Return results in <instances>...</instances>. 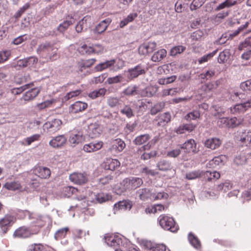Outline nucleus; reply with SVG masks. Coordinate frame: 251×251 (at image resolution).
<instances>
[{"mask_svg":"<svg viewBox=\"0 0 251 251\" xmlns=\"http://www.w3.org/2000/svg\"><path fill=\"white\" fill-rule=\"evenodd\" d=\"M131 204L126 201H120L114 204V209L116 210H125L130 209Z\"/></svg>","mask_w":251,"mask_h":251,"instance_id":"nucleus-32","label":"nucleus"},{"mask_svg":"<svg viewBox=\"0 0 251 251\" xmlns=\"http://www.w3.org/2000/svg\"><path fill=\"white\" fill-rule=\"evenodd\" d=\"M15 221L14 217L10 214H6L3 218L0 219V232L2 234H5Z\"/></svg>","mask_w":251,"mask_h":251,"instance_id":"nucleus-6","label":"nucleus"},{"mask_svg":"<svg viewBox=\"0 0 251 251\" xmlns=\"http://www.w3.org/2000/svg\"><path fill=\"white\" fill-rule=\"evenodd\" d=\"M11 55L9 50L0 51V63H2L7 60Z\"/></svg>","mask_w":251,"mask_h":251,"instance_id":"nucleus-62","label":"nucleus"},{"mask_svg":"<svg viewBox=\"0 0 251 251\" xmlns=\"http://www.w3.org/2000/svg\"><path fill=\"white\" fill-rule=\"evenodd\" d=\"M78 50L82 54H87L90 55L92 54V46H88L87 45L84 44L78 48Z\"/></svg>","mask_w":251,"mask_h":251,"instance_id":"nucleus-53","label":"nucleus"},{"mask_svg":"<svg viewBox=\"0 0 251 251\" xmlns=\"http://www.w3.org/2000/svg\"><path fill=\"white\" fill-rule=\"evenodd\" d=\"M46 223L45 218L42 216H39L36 219V221L33 222L30 226V227L32 229V231H37L38 233L40 228L44 226Z\"/></svg>","mask_w":251,"mask_h":251,"instance_id":"nucleus-27","label":"nucleus"},{"mask_svg":"<svg viewBox=\"0 0 251 251\" xmlns=\"http://www.w3.org/2000/svg\"><path fill=\"white\" fill-rule=\"evenodd\" d=\"M137 194L138 195L139 198L143 201L149 198L150 196L149 190L146 188L139 189Z\"/></svg>","mask_w":251,"mask_h":251,"instance_id":"nucleus-48","label":"nucleus"},{"mask_svg":"<svg viewBox=\"0 0 251 251\" xmlns=\"http://www.w3.org/2000/svg\"><path fill=\"white\" fill-rule=\"evenodd\" d=\"M167 55V51L165 49H160L155 52L151 56V60L153 62H159Z\"/></svg>","mask_w":251,"mask_h":251,"instance_id":"nucleus-29","label":"nucleus"},{"mask_svg":"<svg viewBox=\"0 0 251 251\" xmlns=\"http://www.w3.org/2000/svg\"><path fill=\"white\" fill-rule=\"evenodd\" d=\"M112 19L111 18H106L100 23H99L93 30L95 34H100L103 33L107 29L109 25L111 24Z\"/></svg>","mask_w":251,"mask_h":251,"instance_id":"nucleus-15","label":"nucleus"},{"mask_svg":"<svg viewBox=\"0 0 251 251\" xmlns=\"http://www.w3.org/2000/svg\"><path fill=\"white\" fill-rule=\"evenodd\" d=\"M71 181L77 184H83L88 180V177L85 173H74L70 175Z\"/></svg>","mask_w":251,"mask_h":251,"instance_id":"nucleus-11","label":"nucleus"},{"mask_svg":"<svg viewBox=\"0 0 251 251\" xmlns=\"http://www.w3.org/2000/svg\"><path fill=\"white\" fill-rule=\"evenodd\" d=\"M40 90L38 88H34L26 92L22 99L25 101H30L34 99L39 94Z\"/></svg>","mask_w":251,"mask_h":251,"instance_id":"nucleus-23","label":"nucleus"},{"mask_svg":"<svg viewBox=\"0 0 251 251\" xmlns=\"http://www.w3.org/2000/svg\"><path fill=\"white\" fill-rule=\"evenodd\" d=\"M136 13H130L126 18L121 21L120 23L119 26L121 28H123L126 25L129 23L132 22L137 17Z\"/></svg>","mask_w":251,"mask_h":251,"instance_id":"nucleus-34","label":"nucleus"},{"mask_svg":"<svg viewBox=\"0 0 251 251\" xmlns=\"http://www.w3.org/2000/svg\"><path fill=\"white\" fill-rule=\"evenodd\" d=\"M189 243L195 248L199 249L201 247V243L198 238L193 234L190 233L188 235Z\"/></svg>","mask_w":251,"mask_h":251,"instance_id":"nucleus-41","label":"nucleus"},{"mask_svg":"<svg viewBox=\"0 0 251 251\" xmlns=\"http://www.w3.org/2000/svg\"><path fill=\"white\" fill-rule=\"evenodd\" d=\"M251 107V99L243 103L235 105L231 108V111L233 114L244 113L249 108Z\"/></svg>","mask_w":251,"mask_h":251,"instance_id":"nucleus-20","label":"nucleus"},{"mask_svg":"<svg viewBox=\"0 0 251 251\" xmlns=\"http://www.w3.org/2000/svg\"><path fill=\"white\" fill-rule=\"evenodd\" d=\"M87 103L77 101L72 104L69 107V112L72 113H77L84 111L87 108Z\"/></svg>","mask_w":251,"mask_h":251,"instance_id":"nucleus-19","label":"nucleus"},{"mask_svg":"<svg viewBox=\"0 0 251 251\" xmlns=\"http://www.w3.org/2000/svg\"><path fill=\"white\" fill-rule=\"evenodd\" d=\"M106 92V89L100 88L98 90L94 91L88 94L89 97L92 99H95L99 97H103L105 95Z\"/></svg>","mask_w":251,"mask_h":251,"instance_id":"nucleus-40","label":"nucleus"},{"mask_svg":"<svg viewBox=\"0 0 251 251\" xmlns=\"http://www.w3.org/2000/svg\"><path fill=\"white\" fill-rule=\"evenodd\" d=\"M225 156L224 155H219L214 157L212 159L209 161L207 164V167L209 168H215L217 166L220 165L223 163Z\"/></svg>","mask_w":251,"mask_h":251,"instance_id":"nucleus-31","label":"nucleus"},{"mask_svg":"<svg viewBox=\"0 0 251 251\" xmlns=\"http://www.w3.org/2000/svg\"><path fill=\"white\" fill-rule=\"evenodd\" d=\"M130 180V185L131 189H135L140 187L143 184V180L139 177H128Z\"/></svg>","mask_w":251,"mask_h":251,"instance_id":"nucleus-39","label":"nucleus"},{"mask_svg":"<svg viewBox=\"0 0 251 251\" xmlns=\"http://www.w3.org/2000/svg\"><path fill=\"white\" fill-rule=\"evenodd\" d=\"M219 0H212L209 2H208L206 5L205 6V11L207 12H212L214 9L215 11L216 8L217 6H216V4L218 2Z\"/></svg>","mask_w":251,"mask_h":251,"instance_id":"nucleus-51","label":"nucleus"},{"mask_svg":"<svg viewBox=\"0 0 251 251\" xmlns=\"http://www.w3.org/2000/svg\"><path fill=\"white\" fill-rule=\"evenodd\" d=\"M40 138V135L38 134H34L30 137L25 139L22 142V145L25 146H29L35 141H38Z\"/></svg>","mask_w":251,"mask_h":251,"instance_id":"nucleus-44","label":"nucleus"},{"mask_svg":"<svg viewBox=\"0 0 251 251\" xmlns=\"http://www.w3.org/2000/svg\"><path fill=\"white\" fill-rule=\"evenodd\" d=\"M73 22L72 20H66L62 24H60L57 27V30L60 32H64L66 29H68L69 26L72 25Z\"/></svg>","mask_w":251,"mask_h":251,"instance_id":"nucleus-52","label":"nucleus"},{"mask_svg":"<svg viewBox=\"0 0 251 251\" xmlns=\"http://www.w3.org/2000/svg\"><path fill=\"white\" fill-rule=\"evenodd\" d=\"M67 142V138L63 135H58L52 139L49 142L50 146L54 148L63 147Z\"/></svg>","mask_w":251,"mask_h":251,"instance_id":"nucleus-16","label":"nucleus"},{"mask_svg":"<svg viewBox=\"0 0 251 251\" xmlns=\"http://www.w3.org/2000/svg\"><path fill=\"white\" fill-rule=\"evenodd\" d=\"M120 161L116 159L107 158L103 162V167L105 170L113 171L120 166Z\"/></svg>","mask_w":251,"mask_h":251,"instance_id":"nucleus-17","label":"nucleus"},{"mask_svg":"<svg viewBox=\"0 0 251 251\" xmlns=\"http://www.w3.org/2000/svg\"><path fill=\"white\" fill-rule=\"evenodd\" d=\"M230 55V52L227 50H225L221 52L218 57V61L219 63H224L227 61Z\"/></svg>","mask_w":251,"mask_h":251,"instance_id":"nucleus-42","label":"nucleus"},{"mask_svg":"<svg viewBox=\"0 0 251 251\" xmlns=\"http://www.w3.org/2000/svg\"><path fill=\"white\" fill-rule=\"evenodd\" d=\"M165 107V103L164 102H159L155 104L150 110V113L152 115H154L158 112L162 111Z\"/></svg>","mask_w":251,"mask_h":251,"instance_id":"nucleus-43","label":"nucleus"},{"mask_svg":"<svg viewBox=\"0 0 251 251\" xmlns=\"http://www.w3.org/2000/svg\"><path fill=\"white\" fill-rule=\"evenodd\" d=\"M36 234H37V231H32V229L30 226H22L14 231L13 237L14 238L25 239Z\"/></svg>","mask_w":251,"mask_h":251,"instance_id":"nucleus-5","label":"nucleus"},{"mask_svg":"<svg viewBox=\"0 0 251 251\" xmlns=\"http://www.w3.org/2000/svg\"><path fill=\"white\" fill-rule=\"evenodd\" d=\"M84 140L82 132L79 131H73L70 135L69 141L74 146L81 143Z\"/></svg>","mask_w":251,"mask_h":251,"instance_id":"nucleus-18","label":"nucleus"},{"mask_svg":"<svg viewBox=\"0 0 251 251\" xmlns=\"http://www.w3.org/2000/svg\"><path fill=\"white\" fill-rule=\"evenodd\" d=\"M248 47H251V36L246 38L244 42L240 44L238 49L241 50Z\"/></svg>","mask_w":251,"mask_h":251,"instance_id":"nucleus-64","label":"nucleus"},{"mask_svg":"<svg viewBox=\"0 0 251 251\" xmlns=\"http://www.w3.org/2000/svg\"><path fill=\"white\" fill-rule=\"evenodd\" d=\"M244 0H225L216 8V10H221L225 8H230L237 3L243 2Z\"/></svg>","mask_w":251,"mask_h":251,"instance_id":"nucleus-24","label":"nucleus"},{"mask_svg":"<svg viewBox=\"0 0 251 251\" xmlns=\"http://www.w3.org/2000/svg\"><path fill=\"white\" fill-rule=\"evenodd\" d=\"M30 7V4L29 3H25L22 7H21L19 10L16 12L14 15V17L16 19H19L22 14Z\"/></svg>","mask_w":251,"mask_h":251,"instance_id":"nucleus-61","label":"nucleus"},{"mask_svg":"<svg viewBox=\"0 0 251 251\" xmlns=\"http://www.w3.org/2000/svg\"><path fill=\"white\" fill-rule=\"evenodd\" d=\"M34 174L42 179H48L50 176L51 172L46 167L38 166L33 170Z\"/></svg>","mask_w":251,"mask_h":251,"instance_id":"nucleus-14","label":"nucleus"},{"mask_svg":"<svg viewBox=\"0 0 251 251\" xmlns=\"http://www.w3.org/2000/svg\"><path fill=\"white\" fill-rule=\"evenodd\" d=\"M69 228L68 227L62 228L58 230L55 234V238L57 240H59L64 238Z\"/></svg>","mask_w":251,"mask_h":251,"instance_id":"nucleus-55","label":"nucleus"},{"mask_svg":"<svg viewBox=\"0 0 251 251\" xmlns=\"http://www.w3.org/2000/svg\"><path fill=\"white\" fill-rule=\"evenodd\" d=\"M200 116V113L199 111H193L188 113L185 117V119L187 120H196Z\"/></svg>","mask_w":251,"mask_h":251,"instance_id":"nucleus-58","label":"nucleus"},{"mask_svg":"<svg viewBox=\"0 0 251 251\" xmlns=\"http://www.w3.org/2000/svg\"><path fill=\"white\" fill-rule=\"evenodd\" d=\"M160 226L164 229L175 232L178 229V226L176 224L172 217L165 214L160 215L158 218Z\"/></svg>","mask_w":251,"mask_h":251,"instance_id":"nucleus-3","label":"nucleus"},{"mask_svg":"<svg viewBox=\"0 0 251 251\" xmlns=\"http://www.w3.org/2000/svg\"><path fill=\"white\" fill-rule=\"evenodd\" d=\"M181 148L188 152H194L196 151V144L194 140L190 139L182 145Z\"/></svg>","mask_w":251,"mask_h":251,"instance_id":"nucleus-30","label":"nucleus"},{"mask_svg":"<svg viewBox=\"0 0 251 251\" xmlns=\"http://www.w3.org/2000/svg\"><path fill=\"white\" fill-rule=\"evenodd\" d=\"M103 143L102 141L92 142L83 146V150L86 152L97 151L102 148Z\"/></svg>","mask_w":251,"mask_h":251,"instance_id":"nucleus-13","label":"nucleus"},{"mask_svg":"<svg viewBox=\"0 0 251 251\" xmlns=\"http://www.w3.org/2000/svg\"><path fill=\"white\" fill-rule=\"evenodd\" d=\"M156 168L160 171L167 172L172 169V166L169 160L162 159L156 164Z\"/></svg>","mask_w":251,"mask_h":251,"instance_id":"nucleus-25","label":"nucleus"},{"mask_svg":"<svg viewBox=\"0 0 251 251\" xmlns=\"http://www.w3.org/2000/svg\"><path fill=\"white\" fill-rule=\"evenodd\" d=\"M242 123L243 119L241 118H237L236 117L230 119L228 118L227 127L232 128H235L242 124Z\"/></svg>","mask_w":251,"mask_h":251,"instance_id":"nucleus-35","label":"nucleus"},{"mask_svg":"<svg viewBox=\"0 0 251 251\" xmlns=\"http://www.w3.org/2000/svg\"><path fill=\"white\" fill-rule=\"evenodd\" d=\"M120 189L122 192L132 190L130 188V180L128 178H126L120 183Z\"/></svg>","mask_w":251,"mask_h":251,"instance_id":"nucleus-50","label":"nucleus"},{"mask_svg":"<svg viewBox=\"0 0 251 251\" xmlns=\"http://www.w3.org/2000/svg\"><path fill=\"white\" fill-rule=\"evenodd\" d=\"M151 137V135L148 133L141 134L135 137L133 142L136 145H142L149 142L146 145H144L138 149L137 150L138 153H141L146 150H150L158 141V138L156 137L153 138L151 141H149Z\"/></svg>","mask_w":251,"mask_h":251,"instance_id":"nucleus-2","label":"nucleus"},{"mask_svg":"<svg viewBox=\"0 0 251 251\" xmlns=\"http://www.w3.org/2000/svg\"><path fill=\"white\" fill-rule=\"evenodd\" d=\"M33 85H34V83L33 82H31V83L25 84V85H23L20 87L14 88L11 90V92L12 94H13L14 95H20L24 91L33 86Z\"/></svg>","mask_w":251,"mask_h":251,"instance_id":"nucleus-38","label":"nucleus"},{"mask_svg":"<svg viewBox=\"0 0 251 251\" xmlns=\"http://www.w3.org/2000/svg\"><path fill=\"white\" fill-rule=\"evenodd\" d=\"M38 61V59L37 57L34 56H32L19 60L17 62V65L19 67L22 68H35Z\"/></svg>","mask_w":251,"mask_h":251,"instance_id":"nucleus-10","label":"nucleus"},{"mask_svg":"<svg viewBox=\"0 0 251 251\" xmlns=\"http://www.w3.org/2000/svg\"><path fill=\"white\" fill-rule=\"evenodd\" d=\"M45 246L41 244H33L29 246V251H46Z\"/></svg>","mask_w":251,"mask_h":251,"instance_id":"nucleus-56","label":"nucleus"},{"mask_svg":"<svg viewBox=\"0 0 251 251\" xmlns=\"http://www.w3.org/2000/svg\"><path fill=\"white\" fill-rule=\"evenodd\" d=\"M220 82L216 80L213 82H209L205 84V91L207 90H212L216 89L219 85Z\"/></svg>","mask_w":251,"mask_h":251,"instance_id":"nucleus-59","label":"nucleus"},{"mask_svg":"<svg viewBox=\"0 0 251 251\" xmlns=\"http://www.w3.org/2000/svg\"><path fill=\"white\" fill-rule=\"evenodd\" d=\"M204 3V0H193L190 5V9L191 10H196L200 8Z\"/></svg>","mask_w":251,"mask_h":251,"instance_id":"nucleus-60","label":"nucleus"},{"mask_svg":"<svg viewBox=\"0 0 251 251\" xmlns=\"http://www.w3.org/2000/svg\"><path fill=\"white\" fill-rule=\"evenodd\" d=\"M156 46V43L154 42L144 43L139 46L138 52L142 55L150 54L155 50Z\"/></svg>","mask_w":251,"mask_h":251,"instance_id":"nucleus-9","label":"nucleus"},{"mask_svg":"<svg viewBox=\"0 0 251 251\" xmlns=\"http://www.w3.org/2000/svg\"><path fill=\"white\" fill-rule=\"evenodd\" d=\"M171 115L169 112H165L159 115L155 118V121L157 122L158 126H166L171 121Z\"/></svg>","mask_w":251,"mask_h":251,"instance_id":"nucleus-21","label":"nucleus"},{"mask_svg":"<svg viewBox=\"0 0 251 251\" xmlns=\"http://www.w3.org/2000/svg\"><path fill=\"white\" fill-rule=\"evenodd\" d=\"M62 124V120L59 119H51L43 125V129L45 132L54 133L61 128Z\"/></svg>","mask_w":251,"mask_h":251,"instance_id":"nucleus-4","label":"nucleus"},{"mask_svg":"<svg viewBox=\"0 0 251 251\" xmlns=\"http://www.w3.org/2000/svg\"><path fill=\"white\" fill-rule=\"evenodd\" d=\"M4 187L6 189L12 191L20 190L22 188V186L19 182L15 181L6 182Z\"/></svg>","mask_w":251,"mask_h":251,"instance_id":"nucleus-37","label":"nucleus"},{"mask_svg":"<svg viewBox=\"0 0 251 251\" xmlns=\"http://www.w3.org/2000/svg\"><path fill=\"white\" fill-rule=\"evenodd\" d=\"M126 147L124 141L120 138H117L111 141V146L109 150L112 152L119 153L123 151Z\"/></svg>","mask_w":251,"mask_h":251,"instance_id":"nucleus-12","label":"nucleus"},{"mask_svg":"<svg viewBox=\"0 0 251 251\" xmlns=\"http://www.w3.org/2000/svg\"><path fill=\"white\" fill-rule=\"evenodd\" d=\"M124 93L127 96H133L137 94L136 87L128 86L124 91Z\"/></svg>","mask_w":251,"mask_h":251,"instance_id":"nucleus-63","label":"nucleus"},{"mask_svg":"<svg viewBox=\"0 0 251 251\" xmlns=\"http://www.w3.org/2000/svg\"><path fill=\"white\" fill-rule=\"evenodd\" d=\"M185 50L186 47L183 46H175L171 50L170 54L171 56H175L182 53Z\"/></svg>","mask_w":251,"mask_h":251,"instance_id":"nucleus-45","label":"nucleus"},{"mask_svg":"<svg viewBox=\"0 0 251 251\" xmlns=\"http://www.w3.org/2000/svg\"><path fill=\"white\" fill-rule=\"evenodd\" d=\"M121 113L125 115L127 118H130L133 116V111L129 105H125L124 107L121 110Z\"/></svg>","mask_w":251,"mask_h":251,"instance_id":"nucleus-54","label":"nucleus"},{"mask_svg":"<svg viewBox=\"0 0 251 251\" xmlns=\"http://www.w3.org/2000/svg\"><path fill=\"white\" fill-rule=\"evenodd\" d=\"M124 78L122 75H118L113 77H110L107 78V82L109 84H112L123 82Z\"/></svg>","mask_w":251,"mask_h":251,"instance_id":"nucleus-47","label":"nucleus"},{"mask_svg":"<svg viewBox=\"0 0 251 251\" xmlns=\"http://www.w3.org/2000/svg\"><path fill=\"white\" fill-rule=\"evenodd\" d=\"M114 60H108L104 62L100 63L95 67V70L98 72L102 71L107 68H108L114 65Z\"/></svg>","mask_w":251,"mask_h":251,"instance_id":"nucleus-33","label":"nucleus"},{"mask_svg":"<svg viewBox=\"0 0 251 251\" xmlns=\"http://www.w3.org/2000/svg\"><path fill=\"white\" fill-rule=\"evenodd\" d=\"M237 140L242 146L251 147V131L243 130L237 132Z\"/></svg>","mask_w":251,"mask_h":251,"instance_id":"nucleus-7","label":"nucleus"},{"mask_svg":"<svg viewBox=\"0 0 251 251\" xmlns=\"http://www.w3.org/2000/svg\"><path fill=\"white\" fill-rule=\"evenodd\" d=\"M232 188V184L229 181H226L224 183H221L217 186V190L223 191L224 192H226Z\"/></svg>","mask_w":251,"mask_h":251,"instance_id":"nucleus-49","label":"nucleus"},{"mask_svg":"<svg viewBox=\"0 0 251 251\" xmlns=\"http://www.w3.org/2000/svg\"><path fill=\"white\" fill-rule=\"evenodd\" d=\"M105 242L109 246H116L119 245L121 241V238L118 235L111 234L105 237Z\"/></svg>","mask_w":251,"mask_h":251,"instance_id":"nucleus-26","label":"nucleus"},{"mask_svg":"<svg viewBox=\"0 0 251 251\" xmlns=\"http://www.w3.org/2000/svg\"><path fill=\"white\" fill-rule=\"evenodd\" d=\"M222 144V141L217 138H212L207 139L205 142V147L211 150L219 148Z\"/></svg>","mask_w":251,"mask_h":251,"instance_id":"nucleus-28","label":"nucleus"},{"mask_svg":"<svg viewBox=\"0 0 251 251\" xmlns=\"http://www.w3.org/2000/svg\"><path fill=\"white\" fill-rule=\"evenodd\" d=\"M146 72L145 67L140 64L127 70V77L129 80H131L140 75L145 74Z\"/></svg>","mask_w":251,"mask_h":251,"instance_id":"nucleus-8","label":"nucleus"},{"mask_svg":"<svg viewBox=\"0 0 251 251\" xmlns=\"http://www.w3.org/2000/svg\"><path fill=\"white\" fill-rule=\"evenodd\" d=\"M17 216L19 219H23L26 215H28L29 219L31 218L32 213L28 210H18L16 213Z\"/></svg>","mask_w":251,"mask_h":251,"instance_id":"nucleus-57","label":"nucleus"},{"mask_svg":"<svg viewBox=\"0 0 251 251\" xmlns=\"http://www.w3.org/2000/svg\"><path fill=\"white\" fill-rule=\"evenodd\" d=\"M220 177V174L217 171H206L205 172V180L207 179L208 181L215 180L219 179Z\"/></svg>","mask_w":251,"mask_h":251,"instance_id":"nucleus-36","label":"nucleus"},{"mask_svg":"<svg viewBox=\"0 0 251 251\" xmlns=\"http://www.w3.org/2000/svg\"><path fill=\"white\" fill-rule=\"evenodd\" d=\"M102 132L100 126L97 124L91 125L89 127V136L92 138L99 137Z\"/></svg>","mask_w":251,"mask_h":251,"instance_id":"nucleus-22","label":"nucleus"},{"mask_svg":"<svg viewBox=\"0 0 251 251\" xmlns=\"http://www.w3.org/2000/svg\"><path fill=\"white\" fill-rule=\"evenodd\" d=\"M203 172L198 171H195L193 172H189L186 174V178L188 180L194 179L202 176Z\"/></svg>","mask_w":251,"mask_h":251,"instance_id":"nucleus-46","label":"nucleus"},{"mask_svg":"<svg viewBox=\"0 0 251 251\" xmlns=\"http://www.w3.org/2000/svg\"><path fill=\"white\" fill-rule=\"evenodd\" d=\"M37 54L47 61L55 60L58 57V48L55 44L46 42L40 44L37 49Z\"/></svg>","mask_w":251,"mask_h":251,"instance_id":"nucleus-1","label":"nucleus"}]
</instances>
